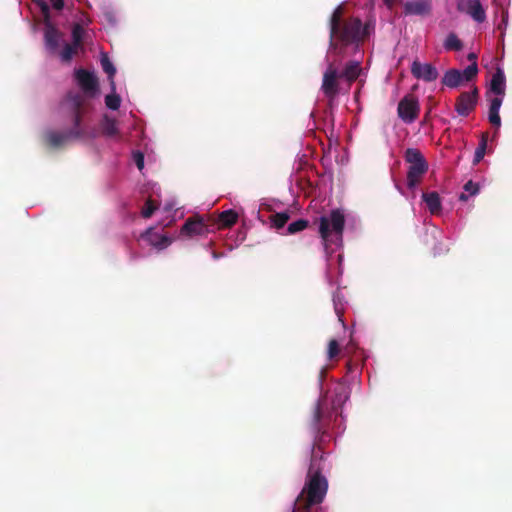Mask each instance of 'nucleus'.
I'll return each instance as SVG.
<instances>
[{
	"label": "nucleus",
	"mask_w": 512,
	"mask_h": 512,
	"mask_svg": "<svg viewBox=\"0 0 512 512\" xmlns=\"http://www.w3.org/2000/svg\"><path fill=\"white\" fill-rule=\"evenodd\" d=\"M326 398H320L313 410L310 430L313 435L312 458L304 487L297 496L292 512H312V507L323 502L328 481L319 468H315V450L322 449L323 444L330 440L328 433L331 414L325 413Z\"/></svg>",
	"instance_id": "f03ea898"
},
{
	"label": "nucleus",
	"mask_w": 512,
	"mask_h": 512,
	"mask_svg": "<svg viewBox=\"0 0 512 512\" xmlns=\"http://www.w3.org/2000/svg\"><path fill=\"white\" fill-rule=\"evenodd\" d=\"M158 209V205L154 203L152 199H147L144 207L141 210V215L143 218H150L153 213Z\"/></svg>",
	"instance_id": "cd10ccee"
},
{
	"label": "nucleus",
	"mask_w": 512,
	"mask_h": 512,
	"mask_svg": "<svg viewBox=\"0 0 512 512\" xmlns=\"http://www.w3.org/2000/svg\"><path fill=\"white\" fill-rule=\"evenodd\" d=\"M65 105L69 107L73 126L64 131H48L44 135L46 144L51 148H60L66 143L81 139L86 131L82 126L84 99L80 94H68Z\"/></svg>",
	"instance_id": "7ed1b4c3"
},
{
	"label": "nucleus",
	"mask_w": 512,
	"mask_h": 512,
	"mask_svg": "<svg viewBox=\"0 0 512 512\" xmlns=\"http://www.w3.org/2000/svg\"><path fill=\"white\" fill-rule=\"evenodd\" d=\"M346 367L348 372H352L357 365L353 364L352 361H348Z\"/></svg>",
	"instance_id": "4c0bfd02"
},
{
	"label": "nucleus",
	"mask_w": 512,
	"mask_h": 512,
	"mask_svg": "<svg viewBox=\"0 0 512 512\" xmlns=\"http://www.w3.org/2000/svg\"><path fill=\"white\" fill-rule=\"evenodd\" d=\"M464 190L469 195H467L465 193H461L459 196V200H461V201H467L469 196L476 195L479 192V186H478V184L474 183L472 180H469L467 183H465Z\"/></svg>",
	"instance_id": "4be33fe9"
},
{
	"label": "nucleus",
	"mask_w": 512,
	"mask_h": 512,
	"mask_svg": "<svg viewBox=\"0 0 512 512\" xmlns=\"http://www.w3.org/2000/svg\"><path fill=\"white\" fill-rule=\"evenodd\" d=\"M503 102V96L495 97L490 101L489 109L500 110Z\"/></svg>",
	"instance_id": "f704fd0d"
},
{
	"label": "nucleus",
	"mask_w": 512,
	"mask_h": 512,
	"mask_svg": "<svg viewBox=\"0 0 512 512\" xmlns=\"http://www.w3.org/2000/svg\"><path fill=\"white\" fill-rule=\"evenodd\" d=\"M385 5L388 7V8H392L396 2V0H383Z\"/></svg>",
	"instance_id": "58836bf2"
},
{
	"label": "nucleus",
	"mask_w": 512,
	"mask_h": 512,
	"mask_svg": "<svg viewBox=\"0 0 512 512\" xmlns=\"http://www.w3.org/2000/svg\"><path fill=\"white\" fill-rule=\"evenodd\" d=\"M101 129L104 135L106 136H115L118 133L116 121L112 118H109L107 115L104 116Z\"/></svg>",
	"instance_id": "a211bd4d"
},
{
	"label": "nucleus",
	"mask_w": 512,
	"mask_h": 512,
	"mask_svg": "<svg viewBox=\"0 0 512 512\" xmlns=\"http://www.w3.org/2000/svg\"><path fill=\"white\" fill-rule=\"evenodd\" d=\"M477 56L475 53L468 54V60L473 62H476Z\"/></svg>",
	"instance_id": "ea45409f"
},
{
	"label": "nucleus",
	"mask_w": 512,
	"mask_h": 512,
	"mask_svg": "<svg viewBox=\"0 0 512 512\" xmlns=\"http://www.w3.org/2000/svg\"><path fill=\"white\" fill-rule=\"evenodd\" d=\"M444 47L447 50L460 51L463 44L456 34L450 33L445 40Z\"/></svg>",
	"instance_id": "412c9836"
},
{
	"label": "nucleus",
	"mask_w": 512,
	"mask_h": 512,
	"mask_svg": "<svg viewBox=\"0 0 512 512\" xmlns=\"http://www.w3.org/2000/svg\"><path fill=\"white\" fill-rule=\"evenodd\" d=\"M430 0H413L404 4L405 15L427 16L431 13Z\"/></svg>",
	"instance_id": "9b49d317"
},
{
	"label": "nucleus",
	"mask_w": 512,
	"mask_h": 512,
	"mask_svg": "<svg viewBox=\"0 0 512 512\" xmlns=\"http://www.w3.org/2000/svg\"><path fill=\"white\" fill-rule=\"evenodd\" d=\"M422 198L431 214H439L442 206L440 196L437 192L423 193Z\"/></svg>",
	"instance_id": "dca6fc26"
},
{
	"label": "nucleus",
	"mask_w": 512,
	"mask_h": 512,
	"mask_svg": "<svg viewBox=\"0 0 512 512\" xmlns=\"http://www.w3.org/2000/svg\"><path fill=\"white\" fill-rule=\"evenodd\" d=\"M479 97V90L474 87L470 92H462L456 99L455 110L463 117L468 116L476 107Z\"/></svg>",
	"instance_id": "0eeeda50"
},
{
	"label": "nucleus",
	"mask_w": 512,
	"mask_h": 512,
	"mask_svg": "<svg viewBox=\"0 0 512 512\" xmlns=\"http://www.w3.org/2000/svg\"><path fill=\"white\" fill-rule=\"evenodd\" d=\"M404 159L409 164L407 170V186L413 190L422 181L428 171V162L419 149L408 148L404 153Z\"/></svg>",
	"instance_id": "39448f33"
},
{
	"label": "nucleus",
	"mask_w": 512,
	"mask_h": 512,
	"mask_svg": "<svg viewBox=\"0 0 512 512\" xmlns=\"http://www.w3.org/2000/svg\"><path fill=\"white\" fill-rule=\"evenodd\" d=\"M342 7H337L330 17V42L323 73L321 90L324 96L333 101L340 93V82L347 83L348 88L358 79L362 72L359 61L350 60L340 69V61L330 60V55L341 57L349 45L358 46L369 37L373 27L370 22L362 23L358 17H342Z\"/></svg>",
	"instance_id": "f257e3e1"
},
{
	"label": "nucleus",
	"mask_w": 512,
	"mask_h": 512,
	"mask_svg": "<svg viewBox=\"0 0 512 512\" xmlns=\"http://www.w3.org/2000/svg\"><path fill=\"white\" fill-rule=\"evenodd\" d=\"M269 219H270L272 227H274L276 229H281L286 225V223L290 219V214L288 211L275 213V214H272L269 217Z\"/></svg>",
	"instance_id": "6ab92c4d"
},
{
	"label": "nucleus",
	"mask_w": 512,
	"mask_h": 512,
	"mask_svg": "<svg viewBox=\"0 0 512 512\" xmlns=\"http://www.w3.org/2000/svg\"><path fill=\"white\" fill-rule=\"evenodd\" d=\"M238 220V214L230 209L220 213L218 223L220 227L229 228L233 226Z\"/></svg>",
	"instance_id": "f3484780"
},
{
	"label": "nucleus",
	"mask_w": 512,
	"mask_h": 512,
	"mask_svg": "<svg viewBox=\"0 0 512 512\" xmlns=\"http://www.w3.org/2000/svg\"><path fill=\"white\" fill-rule=\"evenodd\" d=\"M84 30L82 26L78 23L73 25L72 28V45L80 48L82 46V38H83Z\"/></svg>",
	"instance_id": "5701e85b"
},
{
	"label": "nucleus",
	"mask_w": 512,
	"mask_h": 512,
	"mask_svg": "<svg viewBox=\"0 0 512 512\" xmlns=\"http://www.w3.org/2000/svg\"><path fill=\"white\" fill-rule=\"evenodd\" d=\"M133 160L139 170L144 168V155L140 151L133 153Z\"/></svg>",
	"instance_id": "72a5a7b5"
},
{
	"label": "nucleus",
	"mask_w": 512,
	"mask_h": 512,
	"mask_svg": "<svg viewBox=\"0 0 512 512\" xmlns=\"http://www.w3.org/2000/svg\"><path fill=\"white\" fill-rule=\"evenodd\" d=\"M150 242L154 247L164 249L170 245L171 240L165 235H160L157 236V240L151 239Z\"/></svg>",
	"instance_id": "2f4dec72"
},
{
	"label": "nucleus",
	"mask_w": 512,
	"mask_h": 512,
	"mask_svg": "<svg viewBox=\"0 0 512 512\" xmlns=\"http://www.w3.org/2000/svg\"><path fill=\"white\" fill-rule=\"evenodd\" d=\"M486 146H487V139H486V136L483 135L479 146L475 150L474 159H473L474 164L479 163L484 158V155L486 152Z\"/></svg>",
	"instance_id": "a878e982"
},
{
	"label": "nucleus",
	"mask_w": 512,
	"mask_h": 512,
	"mask_svg": "<svg viewBox=\"0 0 512 512\" xmlns=\"http://www.w3.org/2000/svg\"><path fill=\"white\" fill-rule=\"evenodd\" d=\"M464 82L463 76L460 70L449 69L445 72L442 77L441 83L449 88H457Z\"/></svg>",
	"instance_id": "2eb2a0df"
},
{
	"label": "nucleus",
	"mask_w": 512,
	"mask_h": 512,
	"mask_svg": "<svg viewBox=\"0 0 512 512\" xmlns=\"http://www.w3.org/2000/svg\"><path fill=\"white\" fill-rule=\"evenodd\" d=\"M506 89V78L504 71L497 68L490 82V91L498 96H504Z\"/></svg>",
	"instance_id": "4468645a"
},
{
	"label": "nucleus",
	"mask_w": 512,
	"mask_h": 512,
	"mask_svg": "<svg viewBox=\"0 0 512 512\" xmlns=\"http://www.w3.org/2000/svg\"><path fill=\"white\" fill-rule=\"evenodd\" d=\"M62 38L60 31L47 19L45 22L44 39L46 47L51 51L55 52Z\"/></svg>",
	"instance_id": "f8f14e48"
},
{
	"label": "nucleus",
	"mask_w": 512,
	"mask_h": 512,
	"mask_svg": "<svg viewBox=\"0 0 512 512\" xmlns=\"http://www.w3.org/2000/svg\"><path fill=\"white\" fill-rule=\"evenodd\" d=\"M101 66H102L103 71L108 75L109 79L111 80L112 89L115 90L113 77L116 73V69H115L113 63L110 61L107 54H102Z\"/></svg>",
	"instance_id": "aec40b11"
},
{
	"label": "nucleus",
	"mask_w": 512,
	"mask_h": 512,
	"mask_svg": "<svg viewBox=\"0 0 512 512\" xmlns=\"http://www.w3.org/2000/svg\"><path fill=\"white\" fill-rule=\"evenodd\" d=\"M75 78L85 93H95L97 91L98 80L93 73L80 68L76 70Z\"/></svg>",
	"instance_id": "9d476101"
},
{
	"label": "nucleus",
	"mask_w": 512,
	"mask_h": 512,
	"mask_svg": "<svg viewBox=\"0 0 512 512\" xmlns=\"http://www.w3.org/2000/svg\"><path fill=\"white\" fill-rule=\"evenodd\" d=\"M50 2L56 10H61L64 7V0H50Z\"/></svg>",
	"instance_id": "e433bc0d"
},
{
	"label": "nucleus",
	"mask_w": 512,
	"mask_h": 512,
	"mask_svg": "<svg viewBox=\"0 0 512 512\" xmlns=\"http://www.w3.org/2000/svg\"><path fill=\"white\" fill-rule=\"evenodd\" d=\"M335 394H336V399H334L332 402L333 410L337 409V407L340 406L342 404V402H344L348 398V396L345 394L344 388L342 386H338L335 389Z\"/></svg>",
	"instance_id": "c756f323"
},
{
	"label": "nucleus",
	"mask_w": 512,
	"mask_h": 512,
	"mask_svg": "<svg viewBox=\"0 0 512 512\" xmlns=\"http://www.w3.org/2000/svg\"><path fill=\"white\" fill-rule=\"evenodd\" d=\"M464 82L472 81L478 73V65L477 62H473L468 65L463 71H461Z\"/></svg>",
	"instance_id": "b1692460"
},
{
	"label": "nucleus",
	"mask_w": 512,
	"mask_h": 512,
	"mask_svg": "<svg viewBox=\"0 0 512 512\" xmlns=\"http://www.w3.org/2000/svg\"><path fill=\"white\" fill-rule=\"evenodd\" d=\"M488 119L493 126L500 127L501 118L499 115V110L489 109Z\"/></svg>",
	"instance_id": "473e14b6"
},
{
	"label": "nucleus",
	"mask_w": 512,
	"mask_h": 512,
	"mask_svg": "<svg viewBox=\"0 0 512 512\" xmlns=\"http://www.w3.org/2000/svg\"><path fill=\"white\" fill-rule=\"evenodd\" d=\"M411 73L415 78L425 82L435 81L439 76L438 70L434 65L431 63H421L417 60L413 61L411 65Z\"/></svg>",
	"instance_id": "6e6552de"
},
{
	"label": "nucleus",
	"mask_w": 512,
	"mask_h": 512,
	"mask_svg": "<svg viewBox=\"0 0 512 512\" xmlns=\"http://www.w3.org/2000/svg\"><path fill=\"white\" fill-rule=\"evenodd\" d=\"M37 3L41 7L42 12H43L45 18L47 19L48 16H49V6H48V4L44 0H37Z\"/></svg>",
	"instance_id": "c9c22d12"
},
{
	"label": "nucleus",
	"mask_w": 512,
	"mask_h": 512,
	"mask_svg": "<svg viewBox=\"0 0 512 512\" xmlns=\"http://www.w3.org/2000/svg\"><path fill=\"white\" fill-rule=\"evenodd\" d=\"M105 104L111 110H117L121 104V98L119 95L112 93L105 97Z\"/></svg>",
	"instance_id": "c85d7f7f"
},
{
	"label": "nucleus",
	"mask_w": 512,
	"mask_h": 512,
	"mask_svg": "<svg viewBox=\"0 0 512 512\" xmlns=\"http://www.w3.org/2000/svg\"><path fill=\"white\" fill-rule=\"evenodd\" d=\"M345 216L339 209H334L329 216L319 218V234L325 246L342 239Z\"/></svg>",
	"instance_id": "20e7f679"
},
{
	"label": "nucleus",
	"mask_w": 512,
	"mask_h": 512,
	"mask_svg": "<svg viewBox=\"0 0 512 512\" xmlns=\"http://www.w3.org/2000/svg\"><path fill=\"white\" fill-rule=\"evenodd\" d=\"M209 229L206 223L201 218L188 219L181 228V233L193 236L204 235L208 233Z\"/></svg>",
	"instance_id": "ddd939ff"
},
{
	"label": "nucleus",
	"mask_w": 512,
	"mask_h": 512,
	"mask_svg": "<svg viewBox=\"0 0 512 512\" xmlns=\"http://www.w3.org/2000/svg\"><path fill=\"white\" fill-rule=\"evenodd\" d=\"M309 222L305 219H298L290 223L287 227V234H295L308 227Z\"/></svg>",
	"instance_id": "393cba45"
},
{
	"label": "nucleus",
	"mask_w": 512,
	"mask_h": 512,
	"mask_svg": "<svg viewBox=\"0 0 512 512\" xmlns=\"http://www.w3.org/2000/svg\"><path fill=\"white\" fill-rule=\"evenodd\" d=\"M420 113V104L413 94L405 95L398 103V117L406 124L416 121Z\"/></svg>",
	"instance_id": "423d86ee"
},
{
	"label": "nucleus",
	"mask_w": 512,
	"mask_h": 512,
	"mask_svg": "<svg viewBox=\"0 0 512 512\" xmlns=\"http://www.w3.org/2000/svg\"><path fill=\"white\" fill-rule=\"evenodd\" d=\"M340 353V346L337 340L332 339L329 341L327 357L329 360L334 359Z\"/></svg>",
	"instance_id": "7c9ffc66"
},
{
	"label": "nucleus",
	"mask_w": 512,
	"mask_h": 512,
	"mask_svg": "<svg viewBox=\"0 0 512 512\" xmlns=\"http://www.w3.org/2000/svg\"><path fill=\"white\" fill-rule=\"evenodd\" d=\"M78 47L72 44H66L60 53V57L63 62H69L72 57L77 53Z\"/></svg>",
	"instance_id": "bb28decb"
},
{
	"label": "nucleus",
	"mask_w": 512,
	"mask_h": 512,
	"mask_svg": "<svg viewBox=\"0 0 512 512\" xmlns=\"http://www.w3.org/2000/svg\"><path fill=\"white\" fill-rule=\"evenodd\" d=\"M335 310H336V313L340 316V314H341L340 310L338 308H335Z\"/></svg>",
	"instance_id": "a19ab883"
},
{
	"label": "nucleus",
	"mask_w": 512,
	"mask_h": 512,
	"mask_svg": "<svg viewBox=\"0 0 512 512\" xmlns=\"http://www.w3.org/2000/svg\"><path fill=\"white\" fill-rule=\"evenodd\" d=\"M458 9L469 14L475 21L482 23L486 13L479 0H464L458 3Z\"/></svg>",
	"instance_id": "1a4fd4ad"
}]
</instances>
